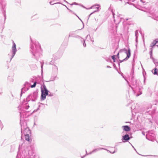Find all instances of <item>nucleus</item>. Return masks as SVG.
Segmentation results:
<instances>
[{"label":"nucleus","mask_w":158,"mask_h":158,"mask_svg":"<svg viewBox=\"0 0 158 158\" xmlns=\"http://www.w3.org/2000/svg\"><path fill=\"white\" fill-rule=\"evenodd\" d=\"M135 36L136 38H138V35H139V34L138 33V30H136L135 32Z\"/></svg>","instance_id":"nucleus-28"},{"label":"nucleus","mask_w":158,"mask_h":158,"mask_svg":"<svg viewBox=\"0 0 158 158\" xmlns=\"http://www.w3.org/2000/svg\"><path fill=\"white\" fill-rule=\"evenodd\" d=\"M140 2H143V1H142V0H140Z\"/></svg>","instance_id":"nucleus-59"},{"label":"nucleus","mask_w":158,"mask_h":158,"mask_svg":"<svg viewBox=\"0 0 158 158\" xmlns=\"http://www.w3.org/2000/svg\"><path fill=\"white\" fill-rule=\"evenodd\" d=\"M28 82H27L25 83V84H24V85H28Z\"/></svg>","instance_id":"nucleus-50"},{"label":"nucleus","mask_w":158,"mask_h":158,"mask_svg":"<svg viewBox=\"0 0 158 158\" xmlns=\"http://www.w3.org/2000/svg\"><path fill=\"white\" fill-rule=\"evenodd\" d=\"M151 48H150V51H153V47H150Z\"/></svg>","instance_id":"nucleus-46"},{"label":"nucleus","mask_w":158,"mask_h":158,"mask_svg":"<svg viewBox=\"0 0 158 158\" xmlns=\"http://www.w3.org/2000/svg\"><path fill=\"white\" fill-rule=\"evenodd\" d=\"M24 120V119H23L21 121V119H20V125L22 135L25 134H31V131L29 128L27 127L26 123Z\"/></svg>","instance_id":"nucleus-5"},{"label":"nucleus","mask_w":158,"mask_h":158,"mask_svg":"<svg viewBox=\"0 0 158 158\" xmlns=\"http://www.w3.org/2000/svg\"><path fill=\"white\" fill-rule=\"evenodd\" d=\"M134 149L136 151V149L135 148H134Z\"/></svg>","instance_id":"nucleus-63"},{"label":"nucleus","mask_w":158,"mask_h":158,"mask_svg":"<svg viewBox=\"0 0 158 158\" xmlns=\"http://www.w3.org/2000/svg\"><path fill=\"white\" fill-rule=\"evenodd\" d=\"M152 51H150V58H151V57H152Z\"/></svg>","instance_id":"nucleus-36"},{"label":"nucleus","mask_w":158,"mask_h":158,"mask_svg":"<svg viewBox=\"0 0 158 158\" xmlns=\"http://www.w3.org/2000/svg\"><path fill=\"white\" fill-rule=\"evenodd\" d=\"M128 20V19H126V20Z\"/></svg>","instance_id":"nucleus-61"},{"label":"nucleus","mask_w":158,"mask_h":158,"mask_svg":"<svg viewBox=\"0 0 158 158\" xmlns=\"http://www.w3.org/2000/svg\"><path fill=\"white\" fill-rule=\"evenodd\" d=\"M123 130L127 131H129L131 130V128L128 126H123L122 127Z\"/></svg>","instance_id":"nucleus-15"},{"label":"nucleus","mask_w":158,"mask_h":158,"mask_svg":"<svg viewBox=\"0 0 158 158\" xmlns=\"http://www.w3.org/2000/svg\"><path fill=\"white\" fill-rule=\"evenodd\" d=\"M49 96L52 97L54 95V94L53 93H50L49 94H48V95Z\"/></svg>","instance_id":"nucleus-33"},{"label":"nucleus","mask_w":158,"mask_h":158,"mask_svg":"<svg viewBox=\"0 0 158 158\" xmlns=\"http://www.w3.org/2000/svg\"><path fill=\"white\" fill-rule=\"evenodd\" d=\"M147 113H149V114H150L151 113L149 111H148V112H147Z\"/></svg>","instance_id":"nucleus-56"},{"label":"nucleus","mask_w":158,"mask_h":158,"mask_svg":"<svg viewBox=\"0 0 158 158\" xmlns=\"http://www.w3.org/2000/svg\"><path fill=\"white\" fill-rule=\"evenodd\" d=\"M130 139V138L128 134H126L122 136V140L123 142H125L126 141H127Z\"/></svg>","instance_id":"nucleus-13"},{"label":"nucleus","mask_w":158,"mask_h":158,"mask_svg":"<svg viewBox=\"0 0 158 158\" xmlns=\"http://www.w3.org/2000/svg\"><path fill=\"white\" fill-rule=\"evenodd\" d=\"M128 24L129 25L133 24H134V22L132 21H131V22H130L129 23H128Z\"/></svg>","instance_id":"nucleus-38"},{"label":"nucleus","mask_w":158,"mask_h":158,"mask_svg":"<svg viewBox=\"0 0 158 158\" xmlns=\"http://www.w3.org/2000/svg\"><path fill=\"white\" fill-rule=\"evenodd\" d=\"M116 146V145H115V146L114 147V148H115V146Z\"/></svg>","instance_id":"nucleus-64"},{"label":"nucleus","mask_w":158,"mask_h":158,"mask_svg":"<svg viewBox=\"0 0 158 158\" xmlns=\"http://www.w3.org/2000/svg\"><path fill=\"white\" fill-rule=\"evenodd\" d=\"M157 10H156V12H158V2H157Z\"/></svg>","instance_id":"nucleus-44"},{"label":"nucleus","mask_w":158,"mask_h":158,"mask_svg":"<svg viewBox=\"0 0 158 158\" xmlns=\"http://www.w3.org/2000/svg\"><path fill=\"white\" fill-rule=\"evenodd\" d=\"M46 95V94H44L43 93V92L42 93H41V99L42 100H44L46 97V96L47 95Z\"/></svg>","instance_id":"nucleus-21"},{"label":"nucleus","mask_w":158,"mask_h":158,"mask_svg":"<svg viewBox=\"0 0 158 158\" xmlns=\"http://www.w3.org/2000/svg\"><path fill=\"white\" fill-rule=\"evenodd\" d=\"M154 40L155 41L156 43V44L158 43V39H156Z\"/></svg>","instance_id":"nucleus-42"},{"label":"nucleus","mask_w":158,"mask_h":158,"mask_svg":"<svg viewBox=\"0 0 158 158\" xmlns=\"http://www.w3.org/2000/svg\"><path fill=\"white\" fill-rule=\"evenodd\" d=\"M137 38H136V39H135V41H136V42H137V41H138Z\"/></svg>","instance_id":"nucleus-51"},{"label":"nucleus","mask_w":158,"mask_h":158,"mask_svg":"<svg viewBox=\"0 0 158 158\" xmlns=\"http://www.w3.org/2000/svg\"><path fill=\"white\" fill-rule=\"evenodd\" d=\"M16 158H38V157L33 152L31 147L29 146L25 148L23 151L19 147V153Z\"/></svg>","instance_id":"nucleus-1"},{"label":"nucleus","mask_w":158,"mask_h":158,"mask_svg":"<svg viewBox=\"0 0 158 158\" xmlns=\"http://www.w3.org/2000/svg\"><path fill=\"white\" fill-rule=\"evenodd\" d=\"M108 10L111 11V13H112L113 15L114 16V14H115L114 13V10L113 7L111 6V5L109 8Z\"/></svg>","instance_id":"nucleus-22"},{"label":"nucleus","mask_w":158,"mask_h":158,"mask_svg":"<svg viewBox=\"0 0 158 158\" xmlns=\"http://www.w3.org/2000/svg\"><path fill=\"white\" fill-rule=\"evenodd\" d=\"M82 7H83V8H85V7H84V6H81Z\"/></svg>","instance_id":"nucleus-58"},{"label":"nucleus","mask_w":158,"mask_h":158,"mask_svg":"<svg viewBox=\"0 0 158 158\" xmlns=\"http://www.w3.org/2000/svg\"><path fill=\"white\" fill-rule=\"evenodd\" d=\"M27 101H24L22 103L18 106L19 109L20 110V119L21 120L24 118H27L29 114H28V111L26 110L29 108V104Z\"/></svg>","instance_id":"nucleus-3"},{"label":"nucleus","mask_w":158,"mask_h":158,"mask_svg":"<svg viewBox=\"0 0 158 158\" xmlns=\"http://www.w3.org/2000/svg\"><path fill=\"white\" fill-rule=\"evenodd\" d=\"M30 134H25L23 135V136H25V138L26 140L28 141H29L30 139H29V135Z\"/></svg>","instance_id":"nucleus-19"},{"label":"nucleus","mask_w":158,"mask_h":158,"mask_svg":"<svg viewBox=\"0 0 158 158\" xmlns=\"http://www.w3.org/2000/svg\"><path fill=\"white\" fill-rule=\"evenodd\" d=\"M126 3H128L130 5H133V4L132 3H131V2H126Z\"/></svg>","instance_id":"nucleus-43"},{"label":"nucleus","mask_w":158,"mask_h":158,"mask_svg":"<svg viewBox=\"0 0 158 158\" xmlns=\"http://www.w3.org/2000/svg\"><path fill=\"white\" fill-rule=\"evenodd\" d=\"M115 56H114V55L112 56V58L113 59V60L114 62H115Z\"/></svg>","instance_id":"nucleus-35"},{"label":"nucleus","mask_w":158,"mask_h":158,"mask_svg":"<svg viewBox=\"0 0 158 158\" xmlns=\"http://www.w3.org/2000/svg\"><path fill=\"white\" fill-rule=\"evenodd\" d=\"M65 2H66V3H68V2L65 0H63Z\"/></svg>","instance_id":"nucleus-57"},{"label":"nucleus","mask_w":158,"mask_h":158,"mask_svg":"<svg viewBox=\"0 0 158 158\" xmlns=\"http://www.w3.org/2000/svg\"><path fill=\"white\" fill-rule=\"evenodd\" d=\"M75 32L72 31L70 32L69 34V37H74L76 38H81L80 36L78 35H75Z\"/></svg>","instance_id":"nucleus-14"},{"label":"nucleus","mask_w":158,"mask_h":158,"mask_svg":"<svg viewBox=\"0 0 158 158\" xmlns=\"http://www.w3.org/2000/svg\"><path fill=\"white\" fill-rule=\"evenodd\" d=\"M150 133H149L146 135V138L149 140L151 141H153L154 139L152 138L151 137H150Z\"/></svg>","instance_id":"nucleus-18"},{"label":"nucleus","mask_w":158,"mask_h":158,"mask_svg":"<svg viewBox=\"0 0 158 158\" xmlns=\"http://www.w3.org/2000/svg\"><path fill=\"white\" fill-rule=\"evenodd\" d=\"M4 20H6V18L5 14H4Z\"/></svg>","instance_id":"nucleus-47"},{"label":"nucleus","mask_w":158,"mask_h":158,"mask_svg":"<svg viewBox=\"0 0 158 158\" xmlns=\"http://www.w3.org/2000/svg\"><path fill=\"white\" fill-rule=\"evenodd\" d=\"M157 69L156 68L154 70V72L153 73L154 74H158V73H157Z\"/></svg>","instance_id":"nucleus-29"},{"label":"nucleus","mask_w":158,"mask_h":158,"mask_svg":"<svg viewBox=\"0 0 158 158\" xmlns=\"http://www.w3.org/2000/svg\"><path fill=\"white\" fill-rule=\"evenodd\" d=\"M81 39V41L83 43V45L84 47H86V44L85 43V40L84 39H83L82 38H80Z\"/></svg>","instance_id":"nucleus-26"},{"label":"nucleus","mask_w":158,"mask_h":158,"mask_svg":"<svg viewBox=\"0 0 158 158\" xmlns=\"http://www.w3.org/2000/svg\"><path fill=\"white\" fill-rule=\"evenodd\" d=\"M122 52H124V53H125L127 54V57L123 60H120V62H122L125 60H127L131 56V51L130 49L129 48L128 50H127L126 49L124 48L121 50L117 54L116 56L118 58H119V53Z\"/></svg>","instance_id":"nucleus-6"},{"label":"nucleus","mask_w":158,"mask_h":158,"mask_svg":"<svg viewBox=\"0 0 158 158\" xmlns=\"http://www.w3.org/2000/svg\"><path fill=\"white\" fill-rule=\"evenodd\" d=\"M36 83H37V82H34L33 85H31V87L32 88L35 87V86H36Z\"/></svg>","instance_id":"nucleus-31"},{"label":"nucleus","mask_w":158,"mask_h":158,"mask_svg":"<svg viewBox=\"0 0 158 158\" xmlns=\"http://www.w3.org/2000/svg\"><path fill=\"white\" fill-rule=\"evenodd\" d=\"M37 93L34 92L33 93L29 95L27 98L26 99L28 101L30 100H31L32 101H35L37 99Z\"/></svg>","instance_id":"nucleus-7"},{"label":"nucleus","mask_w":158,"mask_h":158,"mask_svg":"<svg viewBox=\"0 0 158 158\" xmlns=\"http://www.w3.org/2000/svg\"><path fill=\"white\" fill-rule=\"evenodd\" d=\"M40 64H41V72L42 73L43 71V65H44V62L43 61H41L40 62Z\"/></svg>","instance_id":"nucleus-27"},{"label":"nucleus","mask_w":158,"mask_h":158,"mask_svg":"<svg viewBox=\"0 0 158 158\" xmlns=\"http://www.w3.org/2000/svg\"><path fill=\"white\" fill-rule=\"evenodd\" d=\"M30 52L37 60L41 55V49L40 46L37 41L32 40L31 39Z\"/></svg>","instance_id":"nucleus-2"},{"label":"nucleus","mask_w":158,"mask_h":158,"mask_svg":"<svg viewBox=\"0 0 158 158\" xmlns=\"http://www.w3.org/2000/svg\"><path fill=\"white\" fill-rule=\"evenodd\" d=\"M17 49L16 48V45L13 41L12 42V46L11 48V56L10 61H11L12 59L13 58L15 55L16 53L17 52Z\"/></svg>","instance_id":"nucleus-8"},{"label":"nucleus","mask_w":158,"mask_h":158,"mask_svg":"<svg viewBox=\"0 0 158 158\" xmlns=\"http://www.w3.org/2000/svg\"><path fill=\"white\" fill-rule=\"evenodd\" d=\"M149 12L150 13L152 14H153L154 13V12L152 11V10L149 11Z\"/></svg>","instance_id":"nucleus-41"},{"label":"nucleus","mask_w":158,"mask_h":158,"mask_svg":"<svg viewBox=\"0 0 158 158\" xmlns=\"http://www.w3.org/2000/svg\"><path fill=\"white\" fill-rule=\"evenodd\" d=\"M131 109L132 112L133 113V110H132V108L131 107Z\"/></svg>","instance_id":"nucleus-54"},{"label":"nucleus","mask_w":158,"mask_h":158,"mask_svg":"<svg viewBox=\"0 0 158 158\" xmlns=\"http://www.w3.org/2000/svg\"><path fill=\"white\" fill-rule=\"evenodd\" d=\"M56 76L55 75L54 76H52L50 78V81H54L56 79Z\"/></svg>","instance_id":"nucleus-23"},{"label":"nucleus","mask_w":158,"mask_h":158,"mask_svg":"<svg viewBox=\"0 0 158 158\" xmlns=\"http://www.w3.org/2000/svg\"><path fill=\"white\" fill-rule=\"evenodd\" d=\"M131 87L135 93H137V96H138L142 94V89L143 87L139 80L133 79Z\"/></svg>","instance_id":"nucleus-4"},{"label":"nucleus","mask_w":158,"mask_h":158,"mask_svg":"<svg viewBox=\"0 0 158 158\" xmlns=\"http://www.w3.org/2000/svg\"><path fill=\"white\" fill-rule=\"evenodd\" d=\"M13 81V79H12V81Z\"/></svg>","instance_id":"nucleus-60"},{"label":"nucleus","mask_w":158,"mask_h":158,"mask_svg":"<svg viewBox=\"0 0 158 158\" xmlns=\"http://www.w3.org/2000/svg\"><path fill=\"white\" fill-rule=\"evenodd\" d=\"M134 69H132L131 70V74L132 75H133V74L134 73Z\"/></svg>","instance_id":"nucleus-37"},{"label":"nucleus","mask_w":158,"mask_h":158,"mask_svg":"<svg viewBox=\"0 0 158 158\" xmlns=\"http://www.w3.org/2000/svg\"><path fill=\"white\" fill-rule=\"evenodd\" d=\"M115 14H114V16H113L114 19V21L116 24H118L121 21H123L124 20V19L121 17V15H116V16H114Z\"/></svg>","instance_id":"nucleus-9"},{"label":"nucleus","mask_w":158,"mask_h":158,"mask_svg":"<svg viewBox=\"0 0 158 158\" xmlns=\"http://www.w3.org/2000/svg\"><path fill=\"white\" fill-rule=\"evenodd\" d=\"M3 27L2 28V30H1V33H2V31H3Z\"/></svg>","instance_id":"nucleus-55"},{"label":"nucleus","mask_w":158,"mask_h":158,"mask_svg":"<svg viewBox=\"0 0 158 158\" xmlns=\"http://www.w3.org/2000/svg\"><path fill=\"white\" fill-rule=\"evenodd\" d=\"M132 147H133V148H134V147H133L132 145Z\"/></svg>","instance_id":"nucleus-62"},{"label":"nucleus","mask_w":158,"mask_h":158,"mask_svg":"<svg viewBox=\"0 0 158 158\" xmlns=\"http://www.w3.org/2000/svg\"><path fill=\"white\" fill-rule=\"evenodd\" d=\"M0 4L2 6V8L4 9L6 5L5 0H0Z\"/></svg>","instance_id":"nucleus-16"},{"label":"nucleus","mask_w":158,"mask_h":158,"mask_svg":"<svg viewBox=\"0 0 158 158\" xmlns=\"http://www.w3.org/2000/svg\"><path fill=\"white\" fill-rule=\"evenodd\" d=\"M102 149L106 150V149L104 148H97L96 149H95L93 150L91 152H89V153L88 154H87V155H89V154H92V153L96 152H97L98 151H100V150H102ZM106 150L107 151H109L110 153H111L112 154H113V153H114L115 152V150L113 152H111L110 151H109V150H107L106 149Z\"/></svg>","instance_id":"nucleus-12"},{"label":"nucleus","mask_w":158,"mask_h":158,"mask_svg":"<svg viewBox=\"0 0 158 158\" xmlns=\"http://www.w3.org/2000/svg\"><path fill=\"white\" fill-rule=\"evenodd\" d=\"M49 64H50L52 65L53 66H54V65H55V64H54V63L52 61V60L49 63Z\"/></svg>","instance_id":"nucleus-34"},{"label":"nucleus","mask_w":158,"mask_h":158,"mask_svg":"<svg viewBox=\"0 0 158 158\" xmlns=\"http://www.w3.org/2000/svg\"><path fill=\"white\" fill-rule=\"evenodd\" d=\"M40 107V105L39 106V108H38L37 109V110H34L33 111V112H36L39 109V108Z\"/></svg>","instance_id":"nucleus-40"},{"label":"nucleus","mask_w":158,"mask_h":158,"mask_svg":"<svg viewBox=\"0 0 158 158\" xmlns=\"http://www.w3.org/2000/svg\"><path fill=\"white\" fill-rule=\"evenodd\" d=\"M156 20L158 21V16L156 17Z\"/></svg>","instance_id":"nucleus-53"},{"label":"nucleus","mask_w":158,"mask_h":158,"mask_svg":"<svg viewBox=\"0 0 158 158\" xmlns=\"http://www.w3.org/2000/svg\"><path fill=\"white\" fill-rule=\"evenodd\" d=\"M87 9H95L96 10H94L93 12L95 13L98 12L101 9L100 5L99 4H95L92 6L90 7L89 8H85Z\"/></svg>","instance_id":"nucleus-10"},{"label":"nucleus","mask_w":158,"mask_h":158,"mask_svg":"<svg viewBox=\"0 0 158 158\" xmlns=\"http://www.w3.org/2000/svg\"><path fill=\"white\" fill-rule=\"evenodd\" d=\"M75 15L77 17V18L79 19L81 21V22L82 23L83 25V28H84V25L83 22L82 21V20L77 15H76V14H75Z\"/></svg>","instance_id":"nucleus-30"},{"label":"nucleus","mask_w":158,"mask_h":158,"mask_svg":"<svg viewBox=\"0 0 158 158\" xmlns=\"http://www.w3.org/2000/svg\"><path fill=\"white\" fill-rule=\"evenodd\" d=\"M94 13H93V12L92 13H91L89 16V18H88V19H89V17L90 16V15H91L92 14H93Z\"/></svg>","instance_id":"nucleus-45"},{"label":"nucleus","mask_w":158,"mask_h":158,"mask_svg":"<svg viewBox=\"0 0 158 158\" xmlns=\"http://www.w3.org/2000/svg\"><path fill=\"white\" fill-rule=\"evenodd\" d=\"M153 156L154 157L157 156L156 155H146V156Z\"/></svg>","instance_id":"nucleus-39"},{"label":"nucleus","mask_w":158,"mask_h":158,"mask_svg":"<svg viewBox=\"0 0 158 158\" xmlns=\"http://www.w3.org/2000/svg\"><path fill=\"white\" fill-rule=\"evenodd\" d=\"M142 134L143 135H145V133H144V132H142Z\"/></svg>","instance_id":"nucleus-52"},{"label":"nucleus","mask_w":158,"mask_h":158,"mask_svg":"<svg viewBox=\"0 0 158 158\" xmlns=\"http://www.w3.org/2000/svg\"><path fill=\"white\" fill-rule=\"evenodd\" d=\"M74 4H75V5H78V4L77 3H76V2H74V3H73V4H71V5H74Z\"/></svg>","instance_id":"nucleus-48"},{"label":"nucleus","mask_w":158,"mask_h":158,"mask_svg":"<svg viewBox=\"0 0 158 158\" xmlns=\"http://www.w3.org/2000/svg\"><path fill=\"white\" fill-rule=\"evenodd\" d=\"M156 44V43L155 42L154 40L151 43V44L150 47H153Z\"/></svg>","instance_id":"nucleus-24"},{"label":"nucleus","mask_w":158,"mask_h":158,"mask_svg":"<svg viewBox=\"0 0 158 158\" xmlns=\"http://www.w3.org/2000/svg\"><path fill=\"white\" fill-rule=\"evenodd\" d=\"M106 67H107V68H111L110 66H108V65L107 66H106Z\"/></svg>","instance_id":"nucleus-49"},{"label":"nucleus","mask_w":158,"mask_h":158,"mask_svg":"<svg viewBox=\"0 0 158 158\" xmlns=\"http://www.w3.org/2000/svg\"><path fill=\"white\" fill-rule=\"evenodd\" d=\"M41 93L43 92V93L46 94V95L48 94V91L47 89L46 86L44 84L41 85Z\"/></svg>","instance_id":"nucleus-11"},{"label":"nucleus","mask_w":158,"mask_h":158,"mask_svg":"<svg viewBox=\"0 0 158 158\" xmlns=\"http://www.w3.org/2000/svg\"><path fill=\"white\" fill-rule=\"evenodd\" d=\"M66 7V8H67V9L69 10V11L70 12H72V13H73V14L75 15V13H74L73 11L69 9V8H68L65 5H64Z\"/></svg>","instance_id":"nucleus-32"},{"label":"nucleus","mask_w":158,"mask_h":158,"mask_svg":"<svg viewBox=\"0 0 158 158\" xmlns=\"http://www.w3.org/2000/svg\"><path fill=\"white\" fill-rule=\"evenodd\" d=\"M53 71L55 73H57L58 71V67L57 66L54 65L52 67Z\"/></svg>","instance_id":"nucleus-20"},{"label":"nucleus","mask_w":158,"mask_h":158,"mask_svg":"<svg viewBox=\"0 0 158 158\" xmlns=\"http://www.w3.org/2000/svg\"><path fill=\"white\" fill-rule=\"evenodd\" d=\"M88 37H89V38L91 42H94L93 38H91L89 35H87V36L86 37V38L87 39Z\"/></svg>","instance_id":"nucleus-25"},{"label":"nucleus","mask_w":158,"mask_h":158,"mask_svg":"<svg viewBox=\"0 0 158 158\" xmlns=\"http://www.w3.org/2000/svg\"><path fill=\"white\" fill-rule=\"evenodd\" d=\"M28 88L23 87L21 89V92L20 94V96H21L22 94L23 93H24L25 92L28 90Z\"/></svg>","instance_id":"nucleus-17"}]
</instances>
